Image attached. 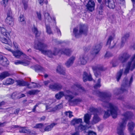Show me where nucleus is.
Returning a JSON list of instances; mask_svg holds the SVG:
<instances>
[{
    "instance_id": "f257e3e1",
    "label": "nucleus",
    "mask_w": 135,
    "mask_h": 135,
    "mask_svg": "<svg viewBox=\"0 0 135 135\" xmlns=\"http://www.w3.org/2000/svg\"><path fill=\"white\" fill-rule=\"evenodd\" d=\"M97 93L100 97L101 100L103 102V106L104 107H107L109 109L105 112L104 118H107L110 115H111L113 118H116L118 113H119L120 111L116 106L111 103H108L110 99L111 95L100 92L99 91H97Z\"/></svg>"
},
{
    "instance_id": "f03ea898",
    "label": "nucleus",
    "mask_w": 135,
    "mask_h": 135,
    "mask_svg": "<svg viewBox=\"0 0 135 135\" xmlns=\"http://www.w3.org/2000/svg\"><path fill=\"white\" fill-rule=\"evenodd\" d=\"M84 90V88L79 84L76 83L71 87L70 89L65 90L64 92L60 91L55 95V97L57 99H59L64 96L65 99L69 102H71L72 99L74 98V95H78V91L80 90Z\"/></svg>"
},
{
    "instance_id": "7ed1b4c3",
    "label": "nucleus",
    "mask_w": 135,
    "mask_h": 135,
    "mask_svg": "<svg viewBox=\"0 0 135 135\" xmlns=\"http://www.w3.org/2000/svg\"><path fill=\"white\" fill-rule=\"evenodd\" d=\"M47 47L46 44L38 42L37 43H35L34 48L41 51L43 54L46 55L50 58H53L54 56H55L59 54V49L55 48L54 50L52 52L51 50H44V49Z\"/></svg>"
},
{
    "instance_id": "20e7f679",
    "label": "nucleus",
    "mask_w": 135,
    "mask_h": 135,
    "mask_svg": "<svg viewBox=\"0 0 135 135\" xmlns=\"http://www.w3.org/2000/svg\"><path fill=\"white\" fill-rule=\"evenodd\" d=\"M133 115L131 112H127L122 115V121L120 122L117 128V133L119 135H124L127 120L131 118Z\"/></svg>"
},
{
    "instance_id": "39448f33",
    "label": "nucleus",
    "mask_w": 135,
    "mask_h": 135,
    "mask_svg": "<svg viewBox=\"0 0 135 135\" xmlns=\"http://www.w3.org/2000/svg\"><path fill=\"white\" fill-rule=\"evenodd\" d=\"M87 29L86 26L83 24H80L74 29L73 33L76 37L78 38L81 34H85L86 32Z\"/></svg>"
},
{
    "instance_id": "423d86ee",
    "label": "nucleus",
    "mask_w": 135,
    "mask_h": 135,
    "mask_svg": "<svg viewBox=\"0 0 135 135\" xmlns=\"http://www.w3.org/2000/svg\"><path fill=\"white\" fill-rule=\"evenodd\" d=\"M135 68V54L132 56L130 61H129L126 65V68L124 74L126 75L129 73V70H133Z\"/></svg>"
},
{
    "instance_id": "0eeeda50",
    "label": "nucleus",
    "mask_w": 135,
    "mask_h": 135,
    "mask_svg": "<svg viewBox=\"0 0 135 135\" xmlns=\"http://www.w3.org/2000/svg\"><path fill=\"white\" fill-rule=\"evenodd\" d=\"M105 6H107L110 8L114 9L115 7L114 3L112 0H103L99 9L101 11Z\"/></svg>"
},
{
    "instance_id": "6e6552de",
    "label": "nucleus",
    "mask_w": 135,
    "mask_h": 135,
    "mask_svg": "<svg viewBox=\"0 0 135 135\" xmlns=\"http://www.w3.org/2000/svg\"><path fill=\"white\" fill-rule=\"evenodd\" d=\"M89 110L94 115L91 122V124L94 125L98 122L100 120V119L97 114L98 113L97 109L91 107L90 108Z\"/></svg>"
},
{
    "instance_id": "1a4fd4ad",
    "label": "nucleus",
    "mask_w": 135,
    "mask_h": 135,
    "mask_svg": "<svg viewBox=\"0 0 135 135\" xmlns=\"http://www.w3.org/2000/svg\"><path fill=\"white\" fill-rule=\"evenodd\" d=\"M133 81V77H131L129 82L127 79L123 80L121 85L120 92L122 93L127 90V88L130 86Z\"/></svg>"
},
{
    "instance_id": "9d476101",
    "label": "nucleus",
    "mask_w": 135,
    "mask_h": 135,
    "mask_svg": "<svg viewBox=\"0 0 135 135\" xmlns=\"http://www.w3.org/2000/svg\"><path fill=\"white\" fill-rule=\"evenodd\" d=\"M8 12H7V16L5 20L6 23L11 26H13L14 24V19L11 16L12 13L10 9Z\"/></svg>"
},
{
    "instance_id": "9b49d317",
    "label": "nucleus",
    "mask_w": 135,
    "mask_h": 135,
    "mask_svg": "<svg viewBox=\"0 0 135 135\" xmlns=\"http://www.w3.org/2000/svg\"><path fill=\"white\" fill-rule=\"evenodd\" d=\"M88 56L86 55H84L81 56L78 59V63L79 65H85L89 61Z\"/></svg>"
},
{
    "instance_id": "f8f14e48",
    "label": "nucleus",
    "mask_w": 135,
    "mask_h": 135,
    "mask_svg": "<svg viewBox=\"0 0 135 135\" xmlns=\"http://www.w3.org/2000/svg\"><path fill=\"white\" fill-rule=\"evenodd\" d=\"M95 5V3L94 0H89L86 6L88 10L92 12L94 9Z\"/></svg>"
},
{
    "instance_id": "ddd939ff",
    "label": "nucleus",
    "mask_w": 135,
    "mask_h": 135,
    "mask_svg": "<svg viewBox=\"0 0 135 135\" xmlns=\"http://www.w3.org/2000/svg\"><path fill=\"white\" fill-rule=\"evenodd\" d=\"M92 69L93 70L94 75L96 77H98L100 75V73L98 72L99 71L105 70L102 66H94L93 67Z\"/></svg>"
},
{
    "instance_id": "4468645a",
    "label": "nucleus",
    "mask_w": 135,
    "mask_h": 135,
    "mask_svg": "<svg viewBox=\"0 0 135 135\" xmlns=\"http://www.w3.org/2000/svg\"><path fill=\"white\" fill-rule=\"evenodd\" d=\"M102 47L100 43H98L96 44L94 46L91 51L92 54L96 55L98 54L99 51Z\"/></svg>"
},
{
    "instance_id": "2eb2a0df",
    "label": "nucleus",
    "mask_w": 135,
    "mask_h": 135,
    "mask_svg": "<svg viewBox=\"0 0 135 135\" xmlns=\"http://www.w3.org/2000/svg\"><path fill=\"white\" fill-rule=\"evenodd\" d=\"M9 51H11L13 54V55L16 58H19L21 55H25L20 50L14 51L9 49Z\"/></svg>"
},
{
    "instance_id": "dca6fc26",
    "label": "nucleus",
    "mask_w": 135,
    "mask_h": 135,
    "mask_svg": "<svg viewBox=\"0 0 135 135\" xmlns=\"http://www.w3.org/2000/svg\"><path fill=\"white\" fill-rule=\"evenodd\" d=\"M19 132L20 133H26L31 135H36L35 133L32 132L30 131L29 129L25 128L22 127L20 129Z\"/></svg>"
},
{
    "instance_id": "f3484780",
    "label": "nucleus",
    "mask_w": 135,
    "mask_h": 135,
    "mask_svg": "<svg viewBox=\"0 0 135 135\" xmlns=\"http://www.w3.org/2000/svg\"><path fill=\"white\" fill-rule=\"evenodd\" d=\"M56 71L57 73L60 74L64 75H66L65 69L61 65H58Z\"/></svg>"
},
{
    "instance_id": "a211bd4d",
    "label": "nucleus",
    "mask_w": 135,
    "mask_h": 135,
    "mask_svg": "<svg viewBox=\"0 0 135 135\" xmlns=\"http://www.w3.org/2000/svg\"><path fill=\"white\" fill-rule=\"evenodd\" d=\"M83 79L84 82H85L87 80L89 81H91L93 79L90 74L88 75L86 72H84L83 76Z\"/></svg>"
},
{
    "instance_id": "6ab92c4d",
    "label": "nucleus",
    "mask_w": 135,
    "mask_h": 135,
    "mask_svg": "<svg viewBox=\"0 0 135 135\" xmlns=\"http://www.w3.org/2000/svg\"><path fill=\"white\" fill-rule=\"evenodd\" d=\"M59 54L60 53L61 54H64L66 55H69L72 52L70 49H64L61 50L59 49Z\"/></svg>"
},
{
    "instance_id": "aec40b11",
    "label": "nucleus",
    "mask_w": 135,
    "mask_h": 135,
    "mask_svg": "<svg viewBox=\"0 0 135 135\" xmlns=\"http://www.w3.org/2000/svg\"><path fill=\"white\" fill-rule=\"evenodd\" d=\"M129 57V56L128 54H124L123 55L119 56V60L120 62H123L127 60Z\"/></svg>"
},
{
    "instance_id": "412c9836",
    "label": "nucleus",
    "mask_w": 135,
    "mask_h": 135,
    "mask_svg": "<svg viewBox=\"0 0 135 135\" xmlns=\"http://www.w3.org/2000/svg\"><path fill=\"white\" fill-rule=\"evenodd\" d=\"M4 36L3 35H1V36L0 37V41L3 43L11 45V44L10 43V40L8 38V36L6 37V38H5Z\"/></svg>"
},
{
    "instance_id": "4be33fe9",
    "label": "nucleus",
    "mask_w": 135,
    "mask_h": 135,
    "mask_svg": "<svg viewBox=\"0 0 135 135\" xmlns=\"http://www.w3.org/2000/svg\"><path fill=\"white\" fill-rule=\"evenodd\" d=\"M10 75L8 71H5L0 74V80H2L3 79Z\"/></svg>"
},
{
    "instance_id": "5701e85b",
    "label": "nucleus",
    "mask_w": 135,
    "mask_h": 135,
    "mask_svg": "<svg viewBox=\"0 0 135 135\" xmlns=\"http://www.w3.org/2000/svg\"><path fill=\"white\" fill-rule=\"evenodd\" d=\"M82 122V120L81 118L73 119L71 122V124L75 126L77 124H81Z\"/></svg>"
},
{
    "instance_id": "b1692460",
    "label": "nucleus",
    "mask_w": 135,
    "mask_h": 135,
    "mask_svg": "<svg viewBox=\"0 0 135 135\" xmlns=\"http://www.w3.org/2000/svg\"><path fill=\"white\" fill-rule=\"evenodd\" d=\"M75 59V57L72 56L71 57L66 63V66L68 67H69L73 64Z\"/></svg>"
},
{
    "instance_id": "393cba45",
    "label": "nucleus",
    "mask_w": 135,
    "mask_h": 135,
    "mask_svg": "<svg viewBox=\"0 0 135 135\" xmlns=\"http://www.w3.org/2000/svg\"><path fill=\"white\" fill-rule=\"evenodd\" d=\"M91 118V115L88 114H85L84 117V121L86 124H89V120Z\"/></svg>"
},
{
    "instance_id": "a878e982",
    "label": "nucleus",
    "mask_w": 135,
    "mask_h": 135,
    "mask_svg": "<svg viewBox=\"0 0 135 135\" xmlns=\"http://www.w3.org/2000/svg\"><path fill=\"white\" fill-rule=\"evenodd\" d=\"M0 30L2 34L1 35H3L6 37H7V36L9 35V33L7 32L5 28L3 27H2L1 28Z\"/></svg>"
},
{
    "instance_id": "bb28decb",
    "label": "nucleus",
    "mask_w": 135,
    "mask_h": 135,
    "mask_svg": "<svg viewBox=\"0 0 135 135\" xmlns=\"http://www.w3.org/2000/svg\"><path fill=\"white\" fill-rule=\"evenodd\" d=\"M129 34L128 33H126L124 35L122 39V46L126 42V40L129 37Z\"/></svg>"
},
{
    "instance_id": "cd10ccee",
    "label": "nucleus",
    "mask_w": 135,
    "mask_h": 135,
    "mask_svg": "<svg viewBox=\"0 0 135 135\" xmlns=\"http://www.w3.org/2000/svg\"><path fill=\"white\" fill-rule=\"evenodd\" d=\"M44 15L46 21H47L50 22L51 21L52 19L49 14L48 13L46 12L44 13Z\"/></svg>"
},
{
    "instance_id": "c85d7f7f",
    "label": "nucleus",
    "mask_w": 135,
    "mask_h": 135,
    "mask_svg": "<svg viewBox=\"0 0 135 135\" xmlns=\"http://www.w3.org/2000/svg\"><path fill=\"white\" fill-rule=\"evenodd\" d=\"M135 125V124L133 122L130 121L128 123V129L129 131H131L133 130Z\"/></svg>"
},
{
    "instance_id": "c756f323",
    "label": "nucleus",
    "mask_w": 135,
    "mask_h": 135,
    "mask_svg": "<svg viewBox=\"0 0 135 135\" xmlns=\"http://www.w3.org/2000/svg\"><path fill=\"white\" fill-rule=\"evenodd\" d=\"M62 104H60L57 106H56L55 108H49L50 110H49L48 111V112H52L55 111V110H59L61 109L62 107Z\"/></svg>"
},
{
    "instance_id": "7c9ffc66",
    "label": "nucleus",
    "mask_w": 135,
    "mask_h": 135,
    "mask_svg": "<svg viewBox=\"0 0 135 135\" xmlns=\"http://www.w3.org/2000/svg\"><path fill=\"white\" fill-rule=\"evenodd\" d=\"M32 31L35 34L36 37H37L40 35V33L38 31L37 28L36 27L34 26L32 28Z\"/></svg>"
},
{
    "instance_id": "2f4dec72",
    "label": "nucleus",
    "mask_w": 135,
    "mask_h": 135,
    "mask_svg": "<svg viewBox=\"0 0 135 135\" xmlns=\"http://www.w3.org/2000/svg\"><path fill=\"white\" fill-rule=\"evenodd\" d=\"M17 85L20 86H23L26 85H28L27 83L24 81H23L17 80Z\"/></svg>"
},
{
    "instance_id": "473e14b6",
    "label": "nucleus",
    "mask_w": 135,
    "mask_h": 135,
    "mask_svg": "<svg viewBox=\"0 0 135 135\" xmlns=\"http://www.w3.org/2000/svg\"><path fill=\"white\" fill-rule=\"evenodd\" d=\"M40 91L37 90H30L27 92V94L30 95H35L37 94Z\"/></svg>"
},
{
    "instance_id": "72a5a7b5",
    "label": "nucleus",
    "mask_w": 135,
    "mask_h": 135,
    "mask_svg": "<svg viewBox=\"0 0 135 135\" xmlns=\"http://www.w3.org/2000/svg\"><path fill=\"white\" fill-rule=\"evenodd\" d=\"M76 129H78L79 131H82L85 129L89 128V127H87L85 126H84L81 125H80L78 126V127H76Z\"/></svg>"
},
{
    "instance_id": "f704fd0d",
    "label": "nucleus",
    "mask_w": 135,
    "mask_h": 135,
    "mask_svg": "<svg viewBox=\"0 0 135 135\" xmlns=\"http://www.w3.org/2000/svg\"><path fill=\"white\" fill-rule=\"evenodd\" d=\"M55 124L54 123L51 124L50 125L47 126L45 129V131H50L52 129L53 127L55 126Z\"/></svg>"
},
{
    "instance_id": "c9c22d12",
    "label": "nucleus",
    "mask_w": 135,
    "mask_h": 135,
    "mask_svg": "<svg viewBox=\"0 0 135 135\" xmlns=\"http://www.w3.org/2000/svg\"><path fill=\"white\" fill-rule=\"evenodd\" d=\"M35 69L36 71H44L45 70L42 66L37 65L35 66Z\"/></svg>"
},
{
    "instance_id": "e433bc0d",
    "label": "nucleus",
    "mask_w": 135,
    "mask_h": 135,
    "mask_svg": "<svg viewBox=\"0 0 135 135\" xmlns=\"http://www.w3.org/2000/svg\"><path fill=\"white\" fill-rule=\"evenodd\" d=\"M28 88L30 89H31L32 88H35L38 87V86L35 83L33 82H32L31 84H28Z\"/></svg>"
},
{
    "instance_id": "4c0bfd02",
    "label": "nucleus",
    "mask_w": 135,
    "mask_h": 135,
    "mask_svg": "<svg viewBox=\"0 0 135 135\" xmlns=\"http://www.w3.org/2000/svg\"><path fill=\"white\" fill-rule=\"evenodd\" d=\"M123 71V70H120L117 73L116 78L117 81H118L120 79V77L122 75V72Z\"/></svg>"
},
{
    "instance_id": "58836bf2",
    "label": "nucleus",
    "mask_w": 135,
    "mask_h": 135,
    "mask_svg": "<svg viewBox=\"0 0 135 135\" xmlns=\"http://www.w3.org/2000/svg\"><path fill=\"white\" fill-rule=\"evenodd\" d=\"M14 83V80L11 78H8L6 80L5 84L7 85H9L12 84Z\"/></svg>"
},
{
    "instance_id": "ea45409f",
    "label": "nucleus",
    "mask_w": 135,
    "mask_h": 135,
    "mask_svg": "<svg viewBox=\"0 0 135 135\" xmlns=\"http://www.w3.org/2000/svg\"><path fill=\"white\" fill-rule=\"evenodd\" d=\"M114 37V35H113V36H110L109 37L107 43V45H108L109 47H110V44L111 41L113 39Z\"/></svg>"
},
{
    "instance_id": "a19ab883",
    "label": "nucleus",
    "mask_w": 135,
    "mask_h": 135,
    "mask_svg": "<svg viewBox=\"0 0 135 135\" xmlns=\"http://www.w3.org/2000/svg\"><path fill=\"white\" fill-rule=\"evenodd\" d=\"M101 81V80L100 79H98V80L97 83L95 84L94 87L95 89H97L98 88H99L101 86L100 83Z\"/></svg>"
},
{
    "instance_id": "79ce46f5",
    "label": "nucleus",
    "mask_w": 135,
    "mask_h": 135,
    "mask_svg": "<svg viewBox=\"0 0 135 135\" xmlns=\"http://www.w3.org/2000/svg\"><path fill=\"white\" fill-rule=\"evenodd\" d=\"M46 28L47 32L50 35L52 33L51 31V28L50 26H49L46 25Z\"/></svg>"
},
{
    "instance_id": "37998d69",
    "label": "nucleus",
    "mask_w": 135,
    "mask_h": 135,
    "mask_svg": "<svg viewBox=\"0 0 135 135\" xmlns=\"http://www.w3.org/2000/svg\"><path fill=\"white\" fill-rule=\"evenodd\" d=\"M56 90H61L62 87V86L60 84L56 83Z\"/></svg>"
},
{
    "instance_id": "c03bdc74",
    "label": "nucleus",
    "mask_w": 135,
    "mask_h": 135,
    "mask_svg": "<svg viewBox=\"0 0 135 135\" xmlns=\"http://www.w3.org/2000/svg\"><path fill=\"white\" fill-rule=\"evenodd\" d=\"M49 88L52 90H56V83H55L53 84L50 85L49 86Z\"/></svg>"
},
{
    "instance_id": "a18cd8bd",
    "label": "nucleus",
    "mask_w": 135,
    "mask_h": 135,
    "mask_svg": "<svg viewBox=\"0 0 135 135\" xmlns=\"http://www.w3.org/2000/svg\"><path fill=\"white\" fill-rule=\"evenodd\" d=\"M34 127L36 128H42L44 127V125L42 123L38 124H36Z\"/></svg>"
},
{
    "instance_id": "49530a36",
    "label": "nucleus",
    "mask_w": 135,
    "mask_h": 135,
    "mask_svg": "<svg viewBox=\"0 0 135 135\" xmlns=\"http://www.w3.org/2000/svg\"><path fill=\"white\" fill-rule=\"evenodd\" d=\"M19 21L21 22H22V24H25V19L23 15H21L19 17Z\"/></svg>"
},
{
    "instance_id": "de8ad7c7",
    "label": "nucleus",
    "mask_w": 135,
    "mask_h": 135,
    "mask_svg": "<svg viewBox=\"0 0 135 135\" xmlns=\"http://www.w3.org/2000/svg\"><path fill=\"white\" fill-rule=\"evenodd\" d=\"M72 112L70 111L66 112L65 113V114L66 115H67V116L68 115V117L70 118L71 117L73 116V115L72 114Z\"/></svg>"
},
{
    "instance_id": "09e8293b",
    "label": "nucleus",
    "mask_w": 135,
    "mask_h": 135,
    "mask_svg": "<svg viewBox=\"0 0 135 135\" xmlns=\"http://www.w3.org/2000/svg\"><path fill=\"white\" fill-rule=\"evenodd\" d=\"M112 54L110 52H107L105 55V58H108L112 56Z\"/></svg>"
},
{
    "instance_id": "8fccbe9b",
    "label": "nucleus",
    "mask_w": 135,
    "mask_h": 135,
    "mask_svg": "<svg viewBox=\"0 0 135 135\" xmlns=\"http://www.w3.org/2000/svg\"><path fill=\"white\" fill-rule=\"evenodd\" d=\"M30 64V62L28 61H22V65L26 66Z\"/></svg>"
},
{
    "instance_id": "3c124183",
    "label": "nucleus",
    "mask_w": 135,
    "mask_h": 135,
    "mask_svg": "<svg viewBox=\"0 0 135 135\" xmlns=\"http://www.w3.org/2000/svg\"><path fill=\"white\" fill-rule=\"evenodd\" d=\"M81 100L80 99H74L73 101V103L74 104H77L78 102H81Z\"/></svg>"
},
{
    "instance_id": "603ef678",
    "label": "nucleus",
    "mask_w": 135,
    "mask_h": 135,
    "mask_svg": "<svg viewBox=\"0 0 135 135\" xmlns=\"http://www.w3.org/2000/svg\"><path fill=\"white\" fill-rule=\"evenodd\" d=\"M37 17L38 19L40 20H41L42 19V18L41 16V15L40 12H37Z\"/></svg>"
},
{
    "instance_id": "864d4df0",
    "label": "nucleus",
    "mask_w": 135,
    "mask_h": 135,
    "mask_svg": "<svg viewBox=\"0 0 135 135\" xmlns=\"http://www.w3.org/2000/svg\"><path fill=\"white\" fill-rule=\"evenodd\" d=\"M23 8L25 10H26L28 7V4L27 3H23Z\"/></svg>"
},
{
    "instance_id": "5fc2aeb1",
    "label": "nucleus",
    "mask_w": 135,
    "mask_h": 135,
    "mask_svg": "<svg viewBox=\"0 0 135 135\" xmlns=\"http://www.w3.org/2000/svg\"><path fill=\"white\" fill-rule=\"evenodd\" d=\"M13 45L15 47L16 49H18L19 48L18 45L17 43L15 42H13Z\"/></svg>"
},
{
    "instance_id": "6e6d98bb",
    "label": "nucleus",
    "mask_w": 135,
    "mask_h": 135,
    "mask_svg": "<svg viewBox=\"0 0 135 135\" xmlns=\"http://www.w3.org/2000/svg\"><path fill=\"white\" fill-rule=\"evenodd\" d=\"M88 135H97L96 133L93 131H89L88 132Z\"/></svg>"
},
{
    "instance_id": "4d7b16f0",
    "label": "nucleus",
    "mask_w": 135,
    "mask_h": 135,
    "mask_svg": "<svg viewBox=\"0 0 135 135\" xmlns=\"http://www.w3.org/2000/svg\"><path fill=\"white\" fill-rule=\"evenodd\" d=\"M22 61L17 60V61H16L15 62V64L16 65L20 64L22 65Z\"/></svg>"
},
{
    "instance_id": "13d9d810",
    "label": "nucleus",
    "mask_w": 135,
    "mask_h": 135,
    "mask_svg": "<svg viewBox=\"0 0 135 135\" xmlns=\"http://www.w3.org/2000/svg\"><path fill=\"white\" fill-rule=\"evenodd\" d=\"M17 93H13L11 95V98L12 99H14L17 95Z\"/></svg>"
},
{
    "instance_id": "bf43d9fd",
    "label": "nucleus",
    "mask_w": 135,
    "mask_h": 135,
    "mask_svg": "<svg viewBox=\"0 0 135 135\" xmlns=\"http://www.w3.org/2000/svg\"><path fill=\"white\" fill-rule=\"evenodd\" d=\"M38 104H36L33 107V108L32 109V111L33 112H34L36 111V107L38 106Z\"/></svg>"
},
{
    "instance_id": "052dcab7",
    "label": "nucleus",
    "mask_w": 135,
    "mask_h": 135,
    "mask_svg": "<svg viewBox=\"0 0 135 135\" xmlns=\"http://www.w3.org/2000/svg\"><path fill=\"white\" fill-rule=\"evenodd\" d=\"M39 4L41 5H42L44 4V0H38Z\"/></svg>"
},
{
    "instance_id": "680f3d73",
    "label": "nucleus",
    "mask_w": 135,
    "mask_h": 135,
    "mask_svg": "<svg viewBox=\"0 0 135 135\" xmlns=\"http://www.w3.org/2000/svg\"><path fill=\"white\" fill-rule=\"evenodd\" d=\"M20 111V109L18 108L16 109L15 111L14 112V113L15 114H18Z\"/></svg>"
},
{
    "instance_id": "e2e57ef3",
    "label": "nucleus",
    "mask_w": 135,
    "mask_h": 135,
    "mask_svg": "<svg viewBox=\"0 0 135 135\" xmlns=\"http://www.w3.org/2000/svg\"><path fill=\"white\" fill-rule=\"evenodd\" d=\"M130 132L131 135H135V130H132Z\"/></svg>"
},
{
    "instance_id": "0e129e2a",
    "label": "nucleus",
    "mask_w": 135,
    "mask_h": 135,
    "mask_svg": "<svg viewBox=\"0 0 135 135\" xmlns=\"http://www.w3.org/2000/svg\"><path fill=\"white\" fill-rule=\"evenodd\" d=\"M79 132H75L74 133H73L71 134V135H79Z\"/></svg>"
},
{
    "instance_id": "69168bd1",
    "label": "nucleus",
    "mask_w": 135,
    "mask_h": 135,
    "mask_svg": "<svg viewBox=\"0 0 135 135\" xmlns=\"http://www.w3.org/2000/svg\"><path fill=\"white\" fill-rule=\"evenodd\" d=\"M50 82L49 81H44V83L45 85H47Z\"/></svg>"
},
{
    "instance_id": "338daca9",
    "label": "nucleus",
    "mask_w": 135,
    "mask_h": 135,
    "mask_svg": "<svg viewBox=\"0 0 135 135\" xmlns=\"http://www.w3.org/2000/svg\"><path fill=\"white\" fill-rule=\"evenodd\" d=\"M56 29L58 34H60V35H61V33L60 30L59 29H58V28L57 27H56Z\"/></svg>"
},
{
    "instance_id": "774afa93",
    "label": "nucleus",
    "mask_w": 135,
    "mask_h": 135,
    "mask_svg": "<svg viewBox=\"0 0 135 135\" xmlns=\"http://www.w3.org/2000/svg\"><path fill=\"white\" fill-rule=\"evenodd\" d=\"M8 0H3V2L4 4H5L4 6H5V5L6 4L8 3Z\"/></svg>"
}]
</instances>
